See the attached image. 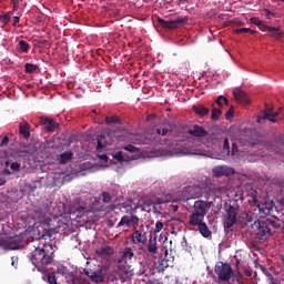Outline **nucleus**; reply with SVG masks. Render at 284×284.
Masks as SVG:
<instances>
[{"label":"nucleus","instance_id":"a19ab883","mask_svg":"<svg viewBox=\"0 0 284 284\" xmlns=\"http://www.w3.org/2000/svg\"><path fill=\"white\" fill-rule=\"evenodd\" d=\"M103 139H105L104 135H99L98 136L97 150H103V148H105V144H103Z\"/></svg>","mask_w":284,"mask_h":284},{"label":"nucleus","instance_id":"f704fd0d","mask_svg":"<svg viewBox=\"0 0 284 284\" xmlns=\"http://www.w3.org/2000/svg\"><path fill=\"white\" fill-rule=\"evenodd\" d=\"M264 222H266V225H267L268 227H274L275 230H281V223L276 222V221L273 220V219H267V220L264 221Z\"/></svg>","mask_w":284,"mask_h":284},{"label":"nucleus","instance_id":"bf43d9fd","mask_svg":"<svg viewBox=\"0 0 284 284\" xmlns=\"http://www.w3.org/2000/svg\"><path fill=\"white\" fill-rule=\"evenodd\" d=\"M145 284H162V283L156 278H152V280H149Z\"/></svg>","mask_w":284,"mask_h":284},{"label":"nucleus","instance_id":"72a5a7b5","mask_svg":"<svg viewBox=\"0 0 284 284\" xmlns=\"http://www.w3.org/2000/svg\"><path fill=\"white\" fill-rule=\"evenodd\" d=\"M223 114L221 109L213 108L211 113L212 121H219V118Z\"/></svg>","mask_w":284,"mask_h":284},{"label":"nucleus","instance_id":"f257e3e1","mask_svg":"<svg viewBox=\"0 0 284 284\" xmlns=\"http://www.w3.org/2000/svg\"><path fill=\"white\" fill-rule=\"evenodd\" d=\"M240 210L241 205L239 204V200H230L225 204V213L222 217L224 230H232V227L236 225Z\"/></svg>","mask_w":284,"mask_h":284},{"label":"nucleus","instance_id":"0e129e2a","mask_svg":"<svg viewBox=\"0 0 284 284\" xmlns=\"http://www.w3.org/2000/svg\"><path fill=\"white\" fill-rule=\"evenodd\" d=\"M244 274H245V276L251 277V276H252V270L246 268V270L244 271Z\"/></svg>","mask_w":284,"mask_h":284},{"label":"nucleus","instance_id":"0eeeda50","mask_svg":"<svg viewBox=\"0 0 284 284\" xmlns=\"http://www.w3.org/2000/svg\"><path fill=\"white\" fill-rule=\"evenodd\" d=\"M281 112H283V108H280L278 111L274 112V108L266 105L265 110L257 116V123H262L265 119L271 121V123H276Z\"/></svg>","mask_w":284,"mask_h":284},{"label":"nucleus","instance_id":"a211bd4d","mask_svg":"<svg viewBox=\"0 0 284 284\" xmlns=\"http://www.w3.org/2000/svg\"><path fill=\"white\" fill-rule=\"evenodd\" d=\"M119 272L121 276L125 280L134 276V268L128 263L123 264V262H121L119 265Z\"/></svg>","mask_w":284,"mask_h":284},{"label":"nucleus","instance_id":"9d476101","mask_svg":"<svg viewBox=\"0 0 284 284\" xmlns=\"http://www.w3.org/2000/svg\"><path fill=\"white\" fill-rule=\"evenodd\" d=\"M21 246V237L19 236H11L6 240L0 237V247L4 250H19Z\"/></svg>","mask_w":284,"mask_h":284},{"label":"nucleus","instance_id":"b1692460","mask_svg":"<svg viewBox=\"0 0 284 284\" xmlns=\"http://www.w3.org/2000/svg\"><path fill=\"white\" fill-rule=\"evenodd\" d=\"M134 258V251L132 247H125L122 252V258L118 261V263H123V261H132Z\"/></svg>","mask_w":284,"mask_h":284},{"label":"nucleus","instance_id":"79ce46f5","mask_svg":"<svg viewBox=\"0 0 284 284\" xmlns=\"http://www.w3.org/2000/svg\"><path fill=\"white\" fill-rule=\"evenodd\" d=\"M10 169L13 172H20L21 171V164L19 162H12L10 165Z\"/></svg>","mask_w":284,"mask_h":284},{"label":"nucleus","instance_id":"603ef678","mask_svg":"<svg viewBox=\"0 0 284 284\" xmlns=\"http://www.w3.org/2000/svg\"><path fill=\"white\" fill-rule=\"evenodd\" d=\"M75 212H78V216H83V214H85V207L79 206L75 209Z\"/></svg>","mask_w":284,"mask_h":284},{"label":"nucleus","instance_id":"473e14b6","mask_svg":"<svg viewBox=\"0 0 284 284\" xmlns=\"http://www.w3.org/2000/svg\"><path fill=\"white\" fill-rule=\"evenodd\" d=\"M18 50H20V52L28 53L30 51V44L26 40H20L18 43Z\"/></svg>","mask_w":284,"mask_h":284},{"label":"nucleus","instance_id":"6e6d98bb","mask_svg":"<svg viewBox=\"0 0 284 284\" xmlns=\"http://www.w3.org/2000/svg\"><path fill=\"white\" fill-rule=\"evenodd\" d=\"M9 141H10V138H8V135H6V136L2 139L0 145H1V146H6V145H8Z\"/></svg>","mask_w":284,"mask_h":284},{"label":"nucleus","instance_id":"c03bdc74","mask_svg":"<svg viewBox=\"0 0 284 284\" xmlns=\"http://www.w3.org/2000/svg\"><path fill=\"white\" fill-rule=\"evenodd\" d=\"M267 278L271 284H281V280H278V277H274V275H272V273L267 276Z\"/></svg>","mask_w":284,"mask_h":284},{"label":"nucleus","instance_id":"4468645a","mask_svg":"<svg viewBox=\"0 0 284 284\" xmlns=\"http://www.w3.org/2000/svg\"><path fill=\"white\" fill-rule=\"evenodd\" d=\"M184 192L186 193V201H190V199H201V196H203V191L201 186L196 184L186 186L184 189Z\"/></svg>","mask_w":284,"mask_h":284},{"label":"nucleus","instance_id":"680f3d73","mask_svg":"<svg viewBox=\"0 0 284 284\" xmlns=\"http://www.w3.org/2000/svg\"><path fill=\"white\" fill-rule=\"evenodd\" d=\"M255 270H261V267H265L263 264H260L257 261H254Z\"/></svg>","mask_w":284,"mask_h":284},{"label":"nucleus","instance_id":"6e6552de","mask_svg":"<svg viewBox=\"0 0 284 284\" xmlns=\"http://www.w3.org/2000/svg\"><path fill=\"white\" fill-rule=\"evenodd\" d=\"M190 19L187 17L176 18L175 20H163V18H158V23H160L161 28L165 30H176L180 26H185Z\"/></svg>","mask_w":284,"mask_h":284},{"label":"nucleus","instance_id":"5701e85b","mask_svg":"<svg viewBox=\"0 0 284 284\" xmlns=\"http://www.w3.org/2000/svg\"><path fill=\"white\" fill-rule=\"evenodd\" d=\"M193 112L197 114L199 116H207L210 114V109L202 104H196L192 106Z\"/></svg>","mask_w":284,"mask_h":284},{"label":"nucleus","instance_id":"58836bf2","mask_svg":"<svg viewBox=\"0 0 284 284\" xmlns=\"http://www.w3.org/2000/svg\"><path fill=\"white\" fill-rule=\"evenodd\" d=\"M223 152L224 154H230V140L227 138L223 142Z\"/></svg>","mask_w":284,"mask_h":284},{"label":"nucleus","instance_id":"864d4df0","mask_svg":"<svg viewBox=\"0 0 284 284\" xmlns=\"http://www.w3.org/2000/svg\"><path fill=\"white\" fill-rule=\"evenodd\" d=\"M161 230H163V222L158 221L155 223V232H161Z\"/></svg>","mask_w":284,"mask_h":284},{"label":"nucleus","instance_id":"39448f33","mask_svg":"<svg viewBox=\"0 0 284 284\" xmlns=\"http://www.w3.org/2000/svg\"><path fill=\"white\" fill-rule=\"evenodd\" d=\"M253 230H255L256 237L260 241H267L272 236V229L266 224L265 221L256 220L252 224Z\"/></svg>","mask_w":284,"mask_h":284},{"label":"nucleus","instance_id":"13d9d810","mask_svg":"<svg viewBox=\"0 0 284 284\" xmlns=\"http://www.w3.org/2000/svg\"><path fill=\"white\" fill-rule=\"evenodd\" d=\"M261 272H263L266 277L272 274V273H270V271L265 266H261Z\"/></svg>","mask_w":284,"mask_h":284},{"label":"nucleus","instance_id":"2f4dec72","mask_svg":"<svg viewBox=\"0 0 284 284\" xmlns=\"http://www.w3.org/2000/svg\"><path fill=\"white\" fill-rule=\"evenodd\" d=\"M37 70H39V65H37V64H32V63L24 64V72L27 74H34V72H37Z\"/></svg>","mask_w":284,"mask_h":284},{"label":"nucleus","instance_id":"dca6fc26","mask_svg":"<svg viewBox=\"0 0 284 284\" xmlns=\"http://www.w3.org/2000/svg\"><path fill=\"white\" fill-rule=\"evenodd\" d=\"M131 241L134 245H139V243L145 245V243H148V235L145 234V231L141 229L135 230L131 236Z\"/></svg>","mask_w":284,"mask_h":284},{"label":"nucleus","instance_id":"9b49d317","mask_svg":"<svg viewBox=\"0 0 284 284\" xmlns=\"http://www.w3.org/2000/svg\"><path fill=\"white\" fill-rule=\"evenodd\" d=\"M85 274L93 283H105V276H108V266H102L100 270L94 271L91 274L87 271Z\"/></svg>","mask_w":284,"mask_h":284},{"label":"nucleus","instance_id":"393cba45","mask_svg":"<svg viewBox=\"0 0 284 284\" xmlns=\"http://www.w3.org/2000/svg\"><path fill=\"white\" fill-rule=\"evenodd\" d=\"M95 253L99 256H112V254H114V248H112L111 246H102L100 248L95 250Z\"/></svg>","mask_w":284,"mask_h":284},{"label":"nucleus","instance_id":"cd10ccee","mask_svg":"<svg viewBox=\"0 0 284 284\" xmlns=\"http://www.w3.org/2000/svg\"><path fill=\"white\" fill-rule=\"evenodd\" d=\"M171 154L174 156H185V154H187V149L176 144L175 148L171 150Z\"/></svg>","mask_w":284,"mask_h":284},{"label":"nucleus","instance_id":"8fccbe9b","mask_svg":"<svg viewBox=\"0 0 284 284\" xmlns=\"http://www.w3.org/2000/svg\"><path fill=\"white\" fill-rule=\"evenodd\" d=\"M38 272H41V274H48V268L45 266H42L41 264L36 265Z\"/></svg>","mask_w":284,"mask_h":284},{"label":"nucleus","instance_id":"2eb2a0df","mask_svg":"<svg viewBox=\"0 0 284 284\" xmlns=\"http://www.w3.org/2000/svg\"><path fill=\"white\" fill-rule=\"evenodd\" d=\"M40 123L43 125L45 132H57L59 130V123L52 118L42 116L40 118Z\"/></svg>","mask_w":284,"mask_h":284},{"label":"nucleus","instance_id":"7ed1b4c3","mask_svg":"<svg viewBox=\"0 0 284 284\" xmlns=\"http://www.w3.org/2000/svg\"><path fill=\"white\" fill-rule=\"evenodd\" d=\"M214 272L221 283H230L234 276V270L232 268V265L223 262H217L215 264Z\"/></svg>","mask_w":284,"mask_h":284},{"label":"nucleus","instance_id":"1a4fd4ad","mask_svg":"<svg viewBox=\"0 0 284 284\" xmlns=\"http://www.w3.org/2000/svg\"><path fill=\"white\" fill-rule=\"evenodd\" d=\"M253 202L256 204L260 216H270V214H272V210H274V201L265 200L264 202L258 203V200L254 197Z\"/></svg>","mask_w":284,"mask_h":284},{"label":"nucleus","instance_id":"09e8293b","mask_svg":"<svg viewBox=\"0 0 284 284\" xmlns=\"http://www.w3.org/2000/svg\"><path fill=\"white\" fill-rule=\"evenodd\" d=\"M233 116H234V106H231V108L227 110L226 114H225V119L230 120V119H232Z\"/></svg>","mask_w":284,"mask_h":284},{"label":"nucleus","instance_id":"5fc2aeb1","mask_svg":"<svg viewBox=\"0 0 284 284\" xmlns=\"http://www.w3.org/2000/svg\"><path fill=\"white\" fill-rule=\"evenodd\" d=\"M18 264H19V257L12 256L11 257V265H12V267H17Z\"/></svg>","mask_w":284,"mask_h":284},{"label":"nucleus","instance_id":"e2e57ef3","mask_svg":"<svg viewBox=\"0 0 284 284\" xmlns=\"http://www.w3.org/2000/svg\"><path fill=\"white\" fill-rule=\"evenodd\" d=\"M275 142L277 143V145H284V138H277Z\"/></svg>","mask_w":284,"mask_h":284},{"label":"nucleus","instance_id":"f3484780","mask_svg":"<svg viewBox=\"0 0 284 284\" xmlns=\"http://www.w3.org/2000/svg\"><path fill=\"white\" fill-rule=\"evenodd\" d=\"M233 95L235 101H237V103H242V105L250 104V99L247 98V93L241 90L240 88L233 89Z\"/></svg>","mask_w":284,"mask_h":284},{"label":"nucleus","instance_id":"a878e982","mask_svg":"<svg viewBox=\"0 0 284 284\" xmlns=\"http://www.w3.org/2000/svg\"><path fill=\"white\" fill-rule=\"evenodd\" d=\"M199 232L204 239H210L212 236V231H210V227H207V224L205 222H202L199 226Z\"/></svg>","mask_w":284,"mask_h":284},{"label":"nucleus","instance_id":"412c9836","mask_svg":"<svg viewBox=\"0 0 284 284\" xmlns=\"http://www.w3.org/2000/svg\"><path fill=\"white\" fill-rule=\"evenodd\" d=\"M146 253L149 256H155V254H159V246L156 243V235L151 237L146 244Z\"/></svg>","mask_w":284,"mask_h":284},{"label":"nucleus","instance_id":"c85d7f7f","mask_svg":"<svg viewBox=\"0 0 284 284\" xmlns=\"http://www.w3.org/2000/svg\"><path fill=\"white\" fill-rule=\"evenodd\" d=\"M174 201V199H172L171 196H166V197H158L153 201H151V203H149V205H163L165 203H172Z\"/></svg>","mask_w":284,"mask_h":284},{"label":"nucleus","instance_id":"4d7b16f0","mask_svg":"<svg viewBox=\"0 0 284 284\" xmlns=\"http://www.w3.org/2000/svg\"><path fill=\"white\" fill-rule=\"evenodd\" d=\"M264 12H265V17L267 19H272V17H274V13L272 11H270V9H265Z\"/></svg>","mask_w":284,"mask_h":284},{"label":"nucleus","instance_id":"ea45409f","mask_svg":"<svg viewBox=\"0 0 284 284\" xmlns=\"http://www.w3.org/2000/svg\"><path fill=\"white\" fill-rule=\"evenodd\" d=\"M48 283L49 284H58L55 273H48Z\"/></svg>","mask_w":284,"mask_h":284},{"label":"nucleus","instance_id":"4c0bfd02","mask_svg":"<svg viewBox=\"0 0 284 284\" xmlns=\"http://www.w3.org/2000/svg\"><path fill=\"white\" fill-rule=\"evenodd\" d=\"M215 103L220 106V108H223V104L227 105L229 101H227V98L223 97V95H220Z\"/></svg>","mask_w":284,"mask_h":284},{"label":"nucleus","instance_id":"20e7f679","mask_svg":"<svg viewBox=\"0 0 284 284\" xmlns=\"http://www.w3.org/2000/svg\"><path fill=\"white\" fill-rule=\"evenodd\" d=\"M29 258L32 265H50L54 257L45 255L44 251L41 250V245H39L29 254Z\"/></svg>","mask_w":284,"mask_h":284},{"label":"nucleus","instance_id":"c9c22d12","mask_svg":"<svg viewBox=\"0 0 284 284\" xmlns=\"http://www.w3.org/2000/svg\"><path fill=\"white\" fill-rule=\"evenodd\" d=\"M118 225H119V227H121L122 225H128V227H131V216H129V215L122 216V219Z\"/></svg>","mask_w":284,"mask_h":284},{"label":"nucleus","instance_id":"6ab92c4d","mask_svg":"<svg viewBox=\"0 0 284 284\" xmlns=\"http://www.w3.org/2000/svg\"><path fill=\"white\" fill-rule=\"evenodd\" d=\"M187 133L191 136H195L197 139H204L205 136H207V131L199 124H195L191 129H189Z\"/></svg>","mask_w":284,"mask_h":284},{"label":"nucleus","instance_id":"f8f14e48","mask_svg":"<svg viewBox=\"0 0 284 284\" xmlns=\"http://www.w3.org/2000/svg\"><path fill=\"white\" fill-rule=\"evenodd\" d=\"M213 176L221 179V176H234V168L227 165H216L212 170Z\"/></svg>","mask_w":284,"mask_h":284},{"label":"nucleus","instance_id":"de8ad7c7","mask_svg":"<svg viewBox=\"0 0 284 284\" xmlns=\"http://www.w3.org/2000/svg\"><path fill=\"white\" fill-rule=\"evenodd\" d=\"M156 133L161 134L162 136H168V134H170V131L168 130V128H163V129H156Z\"/></svg>","mask_w":284,"mask_h":284},{"label":"nucleus","instance_id":"aec40b11","mask_svg":"<svg viewBox=\"0 0 284 284\" xmlns=\"http://www.w3.org/2000/svg\"><path fill=\"white\" fill-rule=\"evenodd\" d=\"M204 215L195 213L193 211L192 214L189 215V225H192L193 227H199L202 223H204Z\"/></svg>","mask_w":284,"mask_h":284},{"label":"nucleus","instance_id":"69168bd1","mask_svg":"<svg viewBox=\"0 0 284 284\" xmlns=\"http://www.w3.org/2000/svg\"><path fill=\"white\" fill-rule=\"evenodd\" d=\"M19 9V0H13V10Z\"/></svg>","mask_w":284,"mask_h":284},{"label":"nucleus","instance_id":"e433bc0d","mask_svg":"<svg viewBox=\"0 0 284 284\" xmlns=\"http://www.w3.org/2000/svg\"><path fill=\"white\" fill-rule=\"evenodd\" d=\"M105 123H106V125H110L111 123H121V119H119V116H116V115L106 116Z\"/></svg>","mask_w":284,"mask_h":284},{"label":"nucleus","instance_id":"a18cd8bd","mask_svg":"<svg viewBox=\"0 0 284 284\" xmlns=\"http://www.w3.org/2000/svg\"><path fill=\"white\" fill-rule=\"evenodd\" d=\"M247 32H251L248 28H240L234 30L235 34H247Z\"/></svg>","mask_w":284,"mask_h":284},{"label":"nucleus","instance_id":"c756f323","mask_svg":"<svg viewBox=\"0 0 284 284\" xmlns=\"http://www.w3.org/2000/svg\"><path fill=\"white\" fill-rule=\"evenodd\" d=\"M280 30H281V28H278V27H267L266 26V28H264V30H262V31L270 32V34H272V37L276 36V34H277V37H283V33H281Z\"/></svg>","mask_w":284,"mask_h":284},{"label":"nucleus","instance_id":"3c124183","mask_svg":"<svg viewBox=\"0 0 284 284\" xmlns=\"http://www.w3.org/2000/svg\"><path fill=\"white\" fill-rule=\"evenodd\" d=\"M132 225H139V217L136 215H131V227Z\"/></svg>","mask_w":284,"mask_h":284},{"label":"nucleus","instance_id":"774afa93","mask_svg":"<svg viewBox=\"0 0 284 284\" xmlns=\"http://www.w3.org/2000/svg\"><path fill=\"white\" fill-rule=\"evenodd\" d=\"M100 159H101L102 161H108V155H106V154H101V155H100Z\"/></svg>","mask_w":284,"mask_h":284},{"label":"nucleus","instance_id":"4be33fe9","mask_svg":"<svg viewBox=\"0 0 284 284\" xmlns=\"http://www.w3.org/2000/svg\"><path fill=\"white\" fill-rule=\"evenodd\" d=\"M74 156V153L72 151H65L61 153L58 158V162L60 165H65V163H70Z\"/></svg>","mask_w":284,"mask_h":284},{"label":"nucleus","instance_id":"37998d69","mask_svg":"<svg viewBox=\"0 0 284 284\" xmlns=\"http://www.w3.org/2000/svg\"><path fill=\"white\" fill-rule=\"evenodd\" d=\"M102 201H103V203H110V201H112V195H110V193H108V192H103Z\"/></svg>","mask_w":284,"mask_h":284},{"label":"nucleus","instance_id":"052dcab7","mask_svg":"<svg viewBox=\"0 0 284 284\" xmlns=\"http://www.w3.org/2000/svg\"><path fill=\"white\" fill-rule=\"evenodd\" d=\"M236 152H239V146L236 145V143L232 144V154H236Z\"/></svg>","mask_w":284,"mask_h":284},{"label":"nucleus","instance_id":"338daca9","mask_svg":"<svg viewBox=\"0 0 284 284\" xmlns=\"http://www.w3.org/2000/svg\"><path fill=\"white\" fill-rule=\"evenodd\" d=\"M20 18L18 16L13 17V26H17V23H19Z\"/></svg>","mask_w":284,"mask_h":284},{"label":"nucleus","instance_id":"bb28decb","mask_svg":"<svg viewBox=\"0 0 284 284\" xmlns=\"http://www.w3.org/2000/svg\"><path fill=\"white\" fill-rule=\"evenodd\" d=\"M19 132L23 136V139H28L30 136V124L28 122L20 123Z\"/></svg>","mask_w":284,"mask_h":284},{"label":"nucleus","instance_id":"f03ea898","mask_svg":"<svg viewBox=\"0 0 284 284\" xmlns=\"http://www.w3.org/2000/svg\"><path fill=\"white\" fill-rule=\"evenodd\" d=\"M38 239L40 241V250L44 251L45 256H53L54 251L57 250V245L52 241H54V236H52V232L48 229H38Z\"/></svg>","mask_w":284,"mask_h":284},{"label":"nucleus","instance_id":"49530a36","mask_svg":"<svg viewBox=\"0 0 284 284\" xmlns=\"http://www.w3.org/2000/svg\"><path fill=\"white\" fill-rule=\"evenodd\" d=\"M0 23H10V16L9 14H1L0 16Z\"/></svg>","mask_w":284,"mask_h":284},{"label":"nucleus","instance_id":"7c9ffc66","mask_svg":"<svg viewBox=\"0 0 284 284\" xmlns=\"http://www.w3.org/2000/svg\"><path fill=\"white\" fill-rule=\"evenodd\" d=\"M250 22L253 23V26H257V28H260V30H264L265 28H267V24H265V21H263L258 18H251Z\"/></svg>","mask_w":284,"mask_h":284},{"label":"nucleus","instance_id":"423d86ee","mask_svg":"<svg viewBox=\"0 0 284 284\" xmlns=\"http://www.w3.org/2000/svg\"><path fill=\"white\" fill-rule=\"evenodd\" d=\"M123 150H125L126 152H130L131 155H128L126 153H123L122 151H120L113 155V159H115V161L123 163V161H136V159H139V154H136V152H139V148L132 144H128L123 146Z\"/></svg>","mask_w":284,"mask_h":284},{"label":"nucleus","instance_id":"ddd939ff","mask_svg":"<svg viewBox=\"0 0 284 284\" xmlns=\"http://www.w3.org/2000/svg\"><path fill=\"white\" fill-rule=\"evenodd\" d=\"M210 207H212V202L197 200L194 202L193 212H195V214H201L202 216H207Z\"/></svg>","mask_w":284,"mask_h":284}]
</instances>
